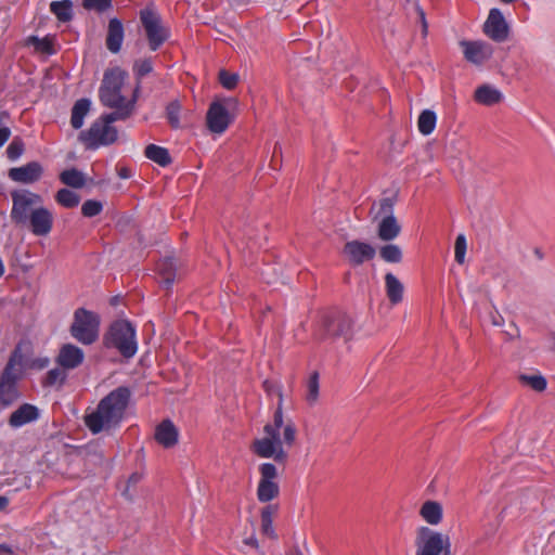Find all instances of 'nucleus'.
Returning a JSON list of instances; mask_svg holds the SVG:
<instances>
[{
  "label": "nucleus",
  "instance_id": "423d86ee",
  "mask_svg": "<svg viewBox=\"0 0 555 555\" xmlns=\"http://www.w3.org/2000/svg\"><path fill=\"white\" fill-rule=\"evenodd\" d=\"M70 335L83 345H91L99 338L100 317L85 308L74 312V321L69 327Z\"/></svg>",
  "mask_w": 555,
  "mask_h": 555
},
{
  "label": "nucleus",
  "instance_id": "2f4dec72",
  "mask_svg": "<svg viewBox=\"0 0 555 555\" xmlns=\"http://www.w3.org/2000/svg\"><path fill=\"white\" fill-rule=\"evenodd\" d=\"M320 375L319 372L314 371L310 374L306 383V396L305 399L309 405H314L319 400L320 395Z\"/></svg>",
  "mask_w": 555,
  "mask_h": 555
},
{
  "label": "nucleus",
  "instance_id": "f257e3e1",
  "mask_svg": "<svg viewBox=\"0 0 555 555\" xmlns=\"http://www.w3.org/2000/svg\"><path fill=\"white\" fill-rule=\"evenodd\" d=\"M263 388L269 395L276 393L279 396V403L273 414V422L266 424L263 427L264 437L254 439L249 449L259 457L273 459L278 464H285L288 454L283 444L286 447L294 446L297 428L292 421H287L284 425L281 388L269 380L263 382Z\"/></svg>",
  "mask_w": 555,
  "mask_h": 555
},
{
  "label": "nucleus",
  "instance_id": "7ed1b4c3",
  "mask_svg": "<svg viewBox=\"0 0 555 555\" xmlns=\"http://www.w3.org/2000/svg\"><path fill=\"white\" fill-rule=\"evenodd\" d=\"M131 391L119 386L100 400L96 409L85 416V424L92 434H99L118 425L124 418Z\"/></svg>",
  "mask_w": 555,
  "mask_h": 555
},
{
  "label": "nucleus",
  "instance_id": "1a4fd4ad",
  "mask_svg": "<svg viewBox=\"0 0 555 555\" xmlns=\"http://www.w3.org/2000/svg\"><path fill=\"white\" fill-rule=\"evenodd\" d=\"M416 555H450V538L428 527H421L416 538Z\"/></svg>",
  "mask_w": 555,
  "mask_h": 555
},
{
  "label": "nucleus",
  "instance_id": "8fccbe9b",
  "mask_svg": "<svg viewBox=\"0 0 555 555\" xmlns=\"http://www.w3.org/2000/svg\"><path fill=\"white\" fill-rule=\"evenodd\" d=\"M415 9H416V12L418 14L420 22H421V25H422V33H423L424 36H426L427 35V30H428V24H427V21H426V17H425V12H424V10L418 4H416Z\"/></svg>",
  "mask_w": 555,
  "mask_h": 555
},
{
  "label": "nucleus",
  "instance_id": "5fc2aeb1",
  "mask_svg": "<svg viewBox=\"0 0 555 555\" xmlns=\"http://www.w3.org/2000/svg\"><path fill=\"white\" fill-rule=\"evenodd\" d=\"M48 364H49L48 358L37 359L33 362V366H35L37 369H44Z\"/></svg>",
  "mask_w": 555,
  "mask_h": 555
},
{
  "label": "nucleus",
  "instance_id": "864d4df0",
  "mask_svg": "<svg viewBox=\"0 0 555 555\" xmlns=\"http://www.w3.org/2000/svg\"><path fill=\"white\" fill-rule=\"evenodd\" d=\"M491 322L495 326H501L504 323V319L499 312H495L494 314H491Z\"/></svg>",
  "mask_w": 555,
  "mask_h": 555
},
{
  "label": "nucleus",
  "instance_id": "c9c22d12",
  "mask_svg": "<svg viewBox=\"0 0 555 555\" xmlns=\"http://www.w3.org/2000/svg\"><path fill=\"white\" fill-rule=\"evenodd\" d=\"M518 379L521 385L530 387L532 390L541 392L546 388V379L540 374H520Z\"/></svg>",
  "mask_w": 555,
  "mask_h": 555
},
{
  "label": "nucleus",
  "instance_id": "338daca9",
  "mask_svg": "<svg viewBox=\"0 0 555 555\" xmlns=\"http://www.w3.org/2000/svg\"><path fill=\"white\" fill-rule=\"evenodd\" d=\"M278 149H280V146H278V144L274 146V154L278 152Z\"/></svg>",
  "mask_w": 555,
  "mask_h": 555
},
{
  "label": "nucleus",
  "instance_id": "69168bd1",
  "mask_svg": "<svg viewBox=\"0 0 555 555\" xmlns=\"http://www.w3.org/2000/svg\"><path fill=\"white\" fill-rule=\"evenodd\" d=\"M516 336H519V330L515 326Z\"/></svg>",
  "mask_w": 555,
  "mask_h": 555
},
{
  "label": "nucleus",
  "instance_id": "09e8293b",
  "mask_svg": "<svg viewBox=\"0 0 555 555\" xmlns=\"http://www.w3.org/2000/svg\"><path fill=\"white\" fill-rule=\"evenodd\" d=\"M276 504H269L261 509V521H273V516L278 513Z\"/></svg>",
  "mask_w": 555,
  "mask_h": 555
},
{
  "label": "nucleus",
  "instance_id": "a878e982",
  "mask_svg": "<svg viewBox=\"0 0 555 555\" xmlns=\"http://www.w3.org/2000/svg\"><path fill=\"white\" fill-rule=\"evenodd\" d=\"M474 99L480 104L490 106L502 100V93L489 85H482L476 89Z\"/></svg>",
  "mask_w": 555,
  "mask_h": 555
},
{
  "label": "nucleus",
  "instance_id": "e2e57ef3",
  "mask_svg": "<svg viewBox=\"0 0 555 555\" xmlns=\"http://www.w3.org/2000/svg\"><path fill=\"white\" fill-rule=\"evenodd\" d=\"M9 115L7 112L0 113V124L2 122L3 118H7Z\"/></svg>",
  "mask_w": 555,
  "mask_h": 555
},
{
  "label": "nucleus",
  "instance_id": "f3484780",
  "mask_svg": "<svg viewBox=\"0 0 555 555\" xmlns=\"http://www.w3.org/2000/svg\"><path fill=\"white\" fill-rule=\"evenodd\" d=\"M343 254L351 266H361L363 262L375 257V248L365 242L358 240L349 241L344 245Z\"/></svg>",
  "mask_w": 555,
  "mask_h": 555
},
{
  "label": "nucleus",
  "instance_id": "de8ad7c7",
  "mask_svg": "<svg viewBox=\"0 0 555 555\" xmlns=\"http://www.w3.org/2000/svg\"><path fill=\"white\" fill-rule=\"evenodd\" d=\"M142 480V475L139 474V473H133L129 478H128V481H127V487L126 489L122 491V495L126 496L128 500H132L133 499V495L132 493H130V488L135 486L137 483H139L140 481Z\"/></svg>",
  "mask_w": 555,
  "mask_h": 555
},
{
  "label": "nucleus",
  "instance_id": "c03bdc74",
  "mask_svg": "<svg viewBox=\"0 0 555 555\" xmlns=\"http://www.w3.org/2000/svg\"><path fill=\"white\" fill-rule=\"evenodd\" d=\"M29 42L35 47V49L37 51H40V52H43L47 54L54 53L53 43H52L51 39H49V38L40 39L38 37L31 36L29 38Z\"/></svg>",
  "mask_w": 555,
  "mask_h": 555
},
{
  "label": "nucleus",
  "instance_id": "6e6552de",
  "mask_svg": "<svg viewBox=\"0 0 555 555\" xmlns=\"http://www.w3.org/2000/svg\"><path fill=\"white\" fill-rule=\"evenodd\" d=\"M140 22L144 28L150 50H158L170 36L160 15L154 9L146 7L140 11Z\"/></svg>",
  "mask_w": 555,
  "mask_h": 555
},
{
  "label": "nucleus",
  "instance_id": "13d9d810",
  "mask_svg": "<svg viewBox=\"0 0 555 555\" xmlns=\"http://www.w3.org/2000/svg\"><path fill=\"white\" fill-rule=\"evenodd\" d=\"M9 504V499L7 496L0 495V511H3Z\"/></svg>",
  "mask_w": 555,
  "mask_h": 555
},
{
  "label": "nucleus",
  "instance_id": "7c9ffc66",
  "mask_svg": "<svg viewBox=\"0 0 555 555\" xmlns=\"http://www.w3.org/2000/svg\"><path fill=\"white\" fill-rule=\"evenodd\" d=\"M144 155L162 167H166L171 164V157L168 150L155 144H149L145 147Z\"/></svg>",
  "mask_w": 555,
  "mask_h": 555
},
{
  "label": "nucleus",
  "instance_id": "9b49d317",
  "mask_svg": "<svg viewBox=\"0 0 555 555\" xmlns=\"http://www.w3.org/2000/svg\"><path fill=\"white\" fill-rule=\"evenodd\" d=\"M236 104L237 101L232 98L214 101L206 114L207 128L214 133L224 132L233 119L229 107Z\"/></svg>",
  "mask_w": 555,
  "mask_h": 555
},
{
  "label": "nucleus",
  "instance_id": "dca6fc26",
  "mask_svg": "<svg viewBox=\"0 0 555 555\" xmlns=\"http://www.w3.org/2000/svg\"><path fill=\"white\" fill-rule=\"evenodd\" d=\"M482 29L485 35L494 42H504L509 36V25L503 13L496 8L490 10Z\"/></svg>",
  "mask_w": 555,
  "mask_h": 555
},
{
  "label": "nucleus",
  "instance_id": "cd10ccee",
  "mask_svg": "<svg viewBox=\"0 0 555 555\" xmlns=\"http://www.w3.org/2000/svg\"><path fill=\"white\" fill-rule=\"evenodd\" d=\"M25 356L22 352V344H17L11 352L3 371L20 375L23 377Z\"/></svg>",
  "mask_w": 555,
  "mask_h": 555
},
{
  "label": "nucleus",
  "instance_id": "5701e85b",
  "mask_svg": "<svg viewBox=\"0 0 555 555\" xmlns=\"http://www.w3.org/2000/svg\"><path fill=\"white\" fill-rule=\"evenodd\" d=\"M124 40V25L120 20L112 18L108 22L106 35V48L112 53H118Z\"/></svg>",
  "mask_w": 555,
  "mask_h": 555
},
{
  "label": "nucleus",
  "instance_id": "412c9836",
  "mask_svg": "<svg viewBox=\"0 0 555 555\" xmlns=\"http://www.w3.org/2000/svg\"><path fill=\"white\" fill-rule=\"evenodd\" d=\"M179 431L170 420H164L155 429V440L164 448H172L178 443Z\"/></svg>",
  "mask_w": 555,
  "mask_h": 555
},
{
  "label": "nucleus",
  "instance_id": "c756f323",
  "mask_svg": "<svg viewBox=\"0 0 555 555\" xmlns=\"http://www.w3.org/2000/svg\"><path fill=\"white\" fill-rule=\"evenodd\" d=\"M50 11L62 23L70 22L74 17L72 0L52 1Z\"/></svg>",
  "mask_w": 555,
  "mask_h": 555
},
{
  "label": "nucleus",
  "instance_id": "e433bc0d",
  "mask_svg": "<svg viewBox=\"0 0 555 555\" xmlns=\"http://www.w3.org/2000/svg\"><path fill=\"white\" fill-rule=\"evenodd\" d=\"M55 201L65 208H74L78 206L80 196L68 189H61L55 194Z\"/></svg>",
  "mask_w": 555,
  "mask_h": 555
},
{
  "label": "nucleus",
  "instance_id": "39448f33",
  "mask_svg": "<svg viewBox=\"0 0 555 555\" xmlns=\"http://www.w3.org/2000/svg\"><path fill=\"white\" fill-rule=\"evenodd\" d=\"M103 345L117 349L126 359L132 358L138 350L134 327L127 320L113 322L103 336Z\"/></svg>",
  "mask_w": 555,
  "mask_h": 555
},
{
  "label": "nucleus",
  "instance_id": "ea45409f",
  "mask_svg": "<svg viewBox=\"0 0 555 555\" xmlns=\"http://www.w3.org/2000/svg\"><path fill=\"white\" fill-rule=\"evenodd\" d=\"M25 151V144L20 137H15L7 149L8 158L11 160L17 159L23 155Z\"/></svg>",
  "mask_w": 555,
  "mask_h": 555
},
{
  "label": "nucleus",
  "instance_id": "0e129e2a",
  "mask_svg": "<svg viewBox=\"0 0 555 555\" xmlns=\"http://www.w3.org/2000/svg\"><path fill=\"white\" fill-rule=\"evenodd\" d=\"M502 3L509 4L514 2L515 0H500Z\"/></svg>",
  "mask_w": 555,
  "mask_h": 555
},
{
  "label": "nucleus",
  "instance_id": "f8f14e48",
  "mask_svg": "<svg viewBox=\"0 0 555 555\" xmlns=\"http://www.w3.org/2000/svg\"><path fill=\"white\" fill-rule=\"evenodd\" d=\"M12 197V209H11V220L18 227H26L30 218L34 205L41 201V197L35 193L28 191H13L11 193Z\"/></svg>",
  "mask_w": 555,
  "mask_h": 555
},
{
  "label": "nucleus",
  "instance_id": "9d476101",
  "mask_svg": "<svg viewBox=\"0 0 555 555\" xmlns=\"http://www.w3.org/2000/svg\"><path fill=\"white\" fill-rule=\"evenodd\" d=\"M352 320L345 313L334 312L323 317L317 338L324 340L330 337H344L349 340L352 336Z\"/></svg>",
  "mask_w": 555,
  "mask_h": 555
},
{
  "label": "nucleus",
  "instance_id": "bf43d9fd",
  "mask_svg": "<svg viewBox=\"0 0 555 555\" xmlns=\"http://www.w3.org/2000/svg\"><path fill=\"white\" fill-rule=\"evenodd\" d=\"M0 552L7 553L9 555L13 554L12 548L7 544H0Z\"/></svg>",
  "mask_w": 555,
  "mask_h": 555
},
{
  "label": "nucleus",
  "instance_id": "6e6d98bb",
  "mask_svg": "<svg viewBox=\"0 0 555 555\" xmlns=\"http://www.w3.org/2000/svg\"><path fill=\"white\" fill-rule=\"evenodd\" d=\"M118 176L121 178V179H128L131 177V170L127 167H121L119 170H118Z\"/></svg>",
  "mask_w": 555,
  "mask_h": 555
},
{
  "label": "nucleus",
  "instance_id": "f704fd0d",
  "mask_svg": "<svg viewBox=\"0 0 555 555\" xmlns=\"http://www.w3.org/2000/svg\"><path fill=\"white\" fill-rule=\"evenodd\" d=\"M379 257L389 263H400L403 258L402 249L396 244H386L379 248Z\"/></svg>",
  "mask_w": 555,
  "mask_h": 555
},
{
  "label": "nucleus",
  "instance_id": "a211bd4d",
  "mask_svg": "<svg viewBox=\"0 0 555 555\" xmlns=\"http://www.w3.org/2000/svg\"><path fill=\"white\" fill-rule=\"evenodd\" d=\"M53 225V215L46 207H38L30 214V218L26 223L33 234L37 236H46L51 232Z\"/></svg>",
  "mask_w": 555,
  "mask_h": 555
},
{
  "label": "nucleus",
  "instance_id": "603ef678",
  "mask_svg": "<svg viewBox=\"0 0 555 555\" xmlns=\"http://www.w3.org/2000/svg\"><path fill=\"white\" fill-rule=\"evenodd\" d=\"M11 130L8 127L0 128V147L9 140Z\"/></svg>",
  "mask_w": 555,
  "mask_h": 555
},
{
  "label": "nucleus",
  "instance_id": "ddd939ff",
  "mask_svg": "<svg viewBox=\"0 0 555 555\" xmlns=\"http://www.w3.org/2000/svg\"><path fill=\"white\" fill-rule=\"evenodd\" d=\"M260 480L257 488V499L267 503L276 499L280 494V487L274 481L278 477L276 466L272 463H263L259 466Z\"/></svg>",
  "mask_w": 555,
  "mask_h": 555
},
{
  "label": "nucleus",
  "instance_id": "393cba45",
  "mask_svg": "<svg viewBox=\"0 0 555 555\" xmlns=\"http://www.w3.org/2000/svg\"><path fill=\"white\" fill-rule=\"evenodd\" d=\"M385 289L391 305H398L402 301L404 286L399 279L390 272L385 274Z\"/></svg>",
  "mask_w": 555,
  "mask_h": 555
},
{
  "label": "nucleus",
  "instance_id": "a18cd8bd",
  "mask_svg": "<svg viewBox=\"0 0 555 555\" xmlns=\"http://www.w3.org/2000/svg\"><path fill=\"white\" fill-rule=\"evenodd\" d=\"M219 81L223 88L228 90H232L236 87L238 82V75L234 73H230L225 69H221L219 72Z\"/></svg>",
  "mask_w": 555,
  "mask_h": 555
},
{
  "label": "nucleus",
  "instance_id": "3c124183",
  "mask_svg": "<svg viewBox=\"0 0 555 555\" xmlns=\"http://www.w3.org/2000/svg\"><path fill=\"white\" fill-rule=\"evenodd\" d=\"M261 530H262V533L270 537V538H274L275 534H274V530H273V527H272V522H268V521H261Z\"/></svg>",
  "mask_w": 555,
  "mask_h": 555
},
{
  "label": "nucleus",
  "instance_id": "72a5a7b5",
  "mask_svg": "<svg viewBox=\"0 0 555 555\" xmlns=\"http://www.w3.org/2000/svg\"><path fill=\"white\" fill-rule=\"evenodd\" d=\"M436 122L437 116L435 112L430 109H424L418 116V131L424 135H428L435 130Z\"/></svg>",
  "mask_w": 555,
  "mask_h": 555
},
{
  "label": "nucleus",
  "instance_id": "4468645a",
  "mask_svg": "<svg viewBox=\"0 0 555 555\" xmlns=\"http://www.w3.org/2000/svg\"><path fill=\"white\" fill-rule=\"evenodd\" d=\"M22 376L1 371L0 373V410L12 406L22 396L20 382Z\"/></svg>",
  "mask_w": 555,
  "mask_h": 555
},
{
  "label": "nucleus",
  "instance_id": "bb28decb",
  "mask_svg": "<svg viewBox=\"0 0 555 555\" xmlns=\"http://www.w3.org/2000/svg\"><path fill=\"white\" fill-rule=\"evenodd\" d=\"M91 102L89 99H79L72 108L70 125L74 129H80L83 125V118L90 111Z\"/></svg>",
  "mask_w": 555,
  "mask_h": 555
},
{
  "label": "nucleus",
  "instance_id": "a19ab883",
  "mask_svg": "<svg viewBox=\"0 0 555 555\" xmlns=\"http://www.w3.org/2000/svg\"><path fill=\"white\" fill-rule=\"evenodd\" d=\"M103 205L95 199H88L81 206V214L87 218H92L101 214Z\"/></svg>",
  "mask_w": 555,
  "mask_h": 555
},
{
  "label": "nucleus",
  "instance_id": "6ab92c4d",
  "mask_svg": "<svg viewBox=\"0 0 555 555\" xmlns=\"http://www.w3.org/2000/svg\"><path fill=\"white\" fill-rule=\"evenodd\" d=\"M43 173V168L38 162H30L22 167L11 168L8 172V176L11 180L24 183L31 184L37 182Z\"/></svg>",
  "mask_w": 555,
  "mask_h": 555
},
{
  "label": "nucleus",
  "instance_id": "2eb2a0df",
  "mask_svg": "<svg viewBox=\"0 0 555 555\" xmlns=\"http://www.w3.org/2000/svg\"><path fill=\"white\" fill-rule=\"evenodd\" d=\"M463 50L464 59L476 65L481 66L488 62L493 55V47L481 40H461L459 42Z\"/></svg>",
  "mask_w": 555,
  "mask_h": 555
},
{
  "label": "nucleus",
  "instance_id": "aec40b11",
  "mask_svg": "<svg viewBox=\"0 0 555 555\" xmlns=\"http://www.w3.org/2000/svg\"><path fill=\"white\" fill-rule=\"evenodd\" d=\"M83 359L85 353L79 347L73 344H65L60 349L56 362L65 370H74L82 364Z\"/></svg>",
  "mask_w": 555,
  "mask_h": 555
},
{
  "label": "nucleus",
  "instance_id": "f03ea898",
  "mask_svg": "<svg viewBox=\"0 0 555 555\" xmlns=\"http://www.w3.org/2000/svg\"><path fill=\"white\" fill-rule=\"evenodd\" d=\"M138 91L139 86H137L132 99L118 103L117 106H108L114 108V112L102 115L88 130L81 131L78 135L79 141L89 150L114 143L117 140V129L112 124L117 120H126L132 115Z\"/></svg>",
  "mask_w": 555,
  "mask_h": 555
},
{
  "label": "nucleus",
  "instance_id": "052dcab7",
  "mask_svg": "<svg viewBox=\"0 0 555 555\" xmlns=\"http://www.w3.org/2000/svg\"><path fill=\"white\" fill-rule=\"evenodd\" d=\"M285 555H302V553L298 548H294L288 551Z\"/></svg>",
  "mask_w": 555,
  "mask_h": 555
},
{
  "label": "nucleus",
  "instance_id": "20e7f679",
  "mask_svg": "<svg viewBox=\"0 0 555 555\" xmlns=\"http://www.w3.org/2000/svg\"><path fill=\"white\" fill-rule=\"evenodd\" d=\"M395 203V197H384L374 202L369 211L372 222L377 221L376 234L383 242H391L401 233V225L393 215Z\"/></svg>",
  "mask_w": 555,
  "mask_h": 555
},
{
  "label": "nucleus",
  "instance_id": "680f3d73",
  "mask_svg": "<svg viewBox=\"0 0 555 555\" xmlns=\"http://www.w3.org/2000/svg\"><path fill=\"white\" fill-rule=\"evenodd\" d=\"M4 274V266L2 260L0 259V278Z\"/></svg>",
  "mask_w": 555,
  "mask_h": 555
},
{
  "label": "nucleus",
  "instance_id": "49530a36",
  "mask_svg": "<svg viewBox=\"0 0 555 555\" xmlns=\"http://www.w3.org/2000/svg\"><path fill=\"white\" fill-rule=\"evenodd\" d=\"M466 238L463 234L457 235L455 240V260L462 264L465 260Z\"/></svg>",
  "mask_w": 555,
  "mask_h": 555
},
{
  "label": "nucleus",
  "instance_id": "b1692460",
  "mask_svg": "<svg viewBox=\"0 0 555 555\" xmlns=\"http://www.w3.org/2000/svg\"><path fill=\"white\" fill-rule=\"evenodd\" d=\"M157 271L162 278V283L169 288L172 283L180 278V267L173 257H165L157 263Z\"/></svg>",
  "mask_w": 555,
  "mask_h": 555
},
{
  "label": "nucleus",
  "instance_id": "473e14b6",
  "mask_svg": "<svg viewBox=\"0 0 555 555\" xmlns=\"http://www.w3.org/2000/svg\"><path fill=\"white\" fill-rule=\"evenodd\" d=\"M60 180L65 185L74 189H80L86 183L83 173L76 168L67 169L61 172Z\"/></svg>",
  "mask_w": 555,
  "mask_h": 555
},
{
  "label": "nucleus",
  "instance_id": "0eeeda50",
  "mask_svg": "<svg viewBox=\"0 0 555 555\" xmlns=\"http://www.w3.org/2000/svg\"><path fill=\"white\" fill-rule=\"evenodd\" d=\"M127 73L119 67L107 69L104 73L102 85L99 90L100 101L104 106H117L118 103L128 101L121 94Z\"/></svg>",
  "mask_w": 555,
  "mask_h": 555
},
{
  "label": "nucleus",
  "instance_id": "4d7b16f0",
  "mask_svg": "<svg viewBox=\"0 0 555 555\" xmlns=\"http://www.w3.org/2000/svg\"><path fill=\"white\" fill-rule=\"evenodd\" d=\"M244 544L249 545L251 547L258 548V541L255 537H250L244 540Z\"/></svg>",
  "mask_w": 555,
  "mask_h": 555
},
{
  "label": "nucleus",
  "instance_id": "37998d69",
  "mask_svg": "<svg viewBox=\"0 0 555 555\" xmlns=\"http://www.w3.org/2000/svg\"><path fill=\"white\" fill-rule=\"evenodd\" d=\"M153 70L151 59H140L134 62L133 72L138 79L149 75Z\"/></svg>",
  "mask_w": 555,
  "mask_h": 555
},
{
  "label": "nucleus",
  "instance_id": "4c0bfd02",
  "mask_svg": "<svg viewBox=\"0 0 555 555\" xmlns=\"http://www.w3.org/2000/svg\"><path fill=\"white\" fill-rule=\"evenodd\" d=\"M181 104L178 101L170 102L166 107L167 119L175 129L180 127Z\"/></svg>",
  "mask_w": 555,
  "mask_h": 555
},
{
  "label": "nucleus",
  "instance_id": "c85d7f7f",
  "mask_svg": "<svg viewBox=\"0 0 555 555\" xmlns=\"http://www.w3.org/2000/svg\"><path fill=\"white\" fill-rule=\"evenodd\" d=\"M420 514L428 524L438 525L442 519V507L436 501H427L422 505Z\"/></svg>",
  "mask_w": 555,
  "mask_h": 555
},
{
  "label": "nucleus",
  "instance_id": "79ce46f5",
  "mask_svg": "<svg viewBox=\"0 0 555 555\" xmlns=\"http://www.w3.org/2000/svg\"><path fill=\"white\" fill-rule=\"evenodd\" d=\"M66 370L63 369V367H55V369H52L50 370L47 375H46V378H44V386H52L56 383H64V380L66 379Z\"/></svg>",
  "mask_w": 555,
  "mask_h": 555
},
{
  "label": "nucleus",
  "instance_id": "58836bf2",
  "mask_svg": "<svg viewBox=\"0 0 555 555\" xmlns=\"http://www.w3.org/2000/svg\"><path fill=\"white\" fill-rule=\"evenodd\" d=\"M82 7L88 11L103 13L112 9V0H82Z\"/></svg>",
  "mask_w": 555,
  "mask_h": 555
},
{
  "label": "nucleus",
  "instance_id": "4be33fe9",
  "mask_svg": "<svg viewBox=\"0 0 555 555\" xmlns=\"http://www.w3.org/2000/svg\"><path fill=\"white\" fill-rule=\"evenodd\" d=\"M39 417V410L30 403H23L9 417V425L17 428Z\"/></svg>",
  "mask_w": 555,
  "mask_h": 555
}]
</instances>
